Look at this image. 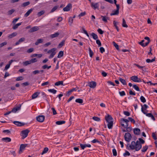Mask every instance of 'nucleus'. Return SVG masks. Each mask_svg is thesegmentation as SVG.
Returning a JSON list of instances; mask_svg holds the SVG:
<instances>
[{
    "mask_svg": "<svg viewBox=\"0 0 157 157\" xmlns=\"http://www.w3.org/2000/svg\"><path fill=\"white\" fill-rule=\"evenodd\" d=\"M129 121L126 119L122 118L120 120V123L121 126L124 129L123 130L124 132H130L132 130L130 126H128Z\"/></svg>",
    "mask_w": 157,
    "mask_h": 157,
    "instance_id": "obj_1",
    "label": "nucleus"
},
{
    "mask_svg": "<svg viewBox=\"0 0 157 157\" xmlns=\"http://www.w3.org/2000/svg\"><path fill=\"white\" fill-rule=\"evenodd\" d=\"M105 118L107 123L108 128L110 129L112 128L113 124V119L112 116L109 114H107L105 116Z\"/></svg>",
    "mask_w": 157,
    "mask_h": 157,
    "instance_id": "obj_2",
    "label": "nucleus"
},
{
    "mask_svg": "<svg viewBox=\"0 0 157 157\" xmlns=\"http://www.w3.org/2000/svg\"><path fill=\"white\" fill-rule=\"evenodd\" d=\"M56 48H54L51 49L48 51L47 53L50 55V56H49V58H51L54 57V56L56 53Z\"/></svg>",
    "mask_w": 157,
    "mask_h": 157,
    "instance_id": "obj_3",
    "label": "nucleus"
},
{
    "mask_svg": "<svg viewBox=\"0 0 157 157\" xmlns=\"http://www.w3.org/2000/svg\"><path fill=\"white\" fill-rule=\"evenodd\" d=\"M145 40H147L148 42L145 43H144L143 42L144 41V40H143L140 42L139 43V44L141 45L143 47H145L147 46L150 42V40L149 37L146 36L144 38Z\"/></svg>",
    "mask_w": 157,
    "mask_h": 157,
    "instance_id": "obj_4",
    "label": "nucleus"
},
{
    "mask_svg": "<svg viewBox=\"0 0 157 157\" xmlns=\"http://www.w3.org/2000/svg\"><path fill=\"white\" fill-rule=\"evenodd\" d=\"M29 132V131L28 129L22 131L21 132V135L22 137V138L24 139L26 138Z\"/></svg>",
    "mask_w": 157,
    "mask_h": 157,
    "instance_id": "obj_5",
    "label": "nucleus"
},
{
    "mask_svg": "<svg viewBox=\"0 0 157 157\" xmlns=\"http://www.w3.org/2000/svg\"><path fill=\"white\" fill-rule=\"evenodd\" d=\"M132 136L131 134L129 133H126L124 135L125 140L127 142H129L131 140Z\"/></svg>",
    "mask_w": 157,
    "mask_h": 157,
    "instance_id": "obj_6",
    "label": "nucleus"
},
{
    "mask_svg": "<svg viewBox=\"0 0 157 157\" xmlns=\"http://www.w3.org/2000/svg\"><path fill=\"white\" fill-rule=\"evenodd\" d=\"M142 147V145L138 141H137L136 143L135 149L136 151L139 150Z\"/></svg>",
    "mask_w": 157,
    "mask_h": 157,
    "instance_id": "obj_7",
    "label": "nucleus"
},
{
    "mask_svg": "<svg viewBox=\"0 0 157 157\" xmlns=\"http://www.w3.org/2000/svg\"><path fill=\"white\" fill-rule=\"evenodd\" d=\"M72 7V4L71 3H69L65 7L63 8V10L65 12L69 11L71 9Z\"/></svg>",
    "mask_w": 157,
    "mask_h": 157,
    "instance_id": "obj_8",
    "label": "nucleus"
},
{
    "mask_svg": "<svg viewBox=\"0 0 157 157\" xmlns=\"http://www.w3.org/2000/svg\"><path fill=\"white\" fill-rule=\"evenodd\" d=\"M131 79L134 82H141L140 79L136 76H132L131 77Z\"/></svg>",
    "mask_w": 157,
    "mask_h": 157,
    "instance_id": "obj_9",
    "label": "nucleus"
},
{
    "mask_svg": "<svg viewBox=\"0 0 157 157\" xmlns=\"http://www.w3.org/2000/svg\"><path fill=\"white\" fill-rule=\"evenodd\" d=\"M44 116L43 115H39L36 117V120L38 122H42L44 120Z\"/></svg>",
    "mask_w": 157,
    "mask_h": 157,
    "instance_id": "obj_10",
    "label": "nucleus"
},
{
    "mask_svg": "<svg viewBox=\"0 0 157 157\" xmlns=\"http://www.w3.org/2000/svg\"><path fill=\"white\" fill-rule=\"evenodd\" d=\"M27 144H23L21 145L19 153V154H21L22 153L23 151L25 149V147H27Z\"/></svg>",
    "mask_w": 157,
    "mask_h": 157,
    "instance_id": "obj_11",
    "label": "nucleus"
},
{
    "mask_svg": "<svg viewBox=\"0 0 157 157\" xmlns=\"http://www.w3.org/2000/svg\"><path fill=\"white\" fill-rule=\"evenodd\" d=\"M91 6L92 8L94 9H99V4L98 3H91Z\"/></svg>",
    "mask_w": 157,
    "mask_h": 157,
    "instance_id": "obj_12",
    "label": "nucleus"
},
{
    "mask_svg": "<svg viewBox=\"0 0 157 157\" xmlns=\"http://www.w3.org/2000/svg\"><path fill=\"white\" fill-rule=\"evenodd\" d=\"M148 107V106L146 104H144L143 105L141 106V111L144 113L146 114L147 109Z\"/></svg>",
    "mask_w": 157,
    "mask_h": 157,
    "instance_id": "obj_13",
    "label": "nucleus"
},
{
    "mask_svg": "<svg viewBox=\"0 0 157 157\" xmlns=\"http://www.w3.org/2000/svg\"><path fill=\"white\" fill-rule=\"evenodd\" d=\"M96 86V83L94 81H92L89 83V86L91 88H94Z\"/></svg>",
    "mask_w": 157,
    "mask_h": 157,
    "instance_id": "obj_14",
    "label": "nucleus"
},
{
    "mask_svg": "<svg viewBox=\"0 0 157 157\" xmlns=\"http://www.w3.org/2000/svg\"><path fill=\"white\" fill-rule=\"evenodd\" d=\"M136 145V143L135 141H132L131 144H130L129 147L130 149L133 150L135 149V147Z\"/></svg>",
    "mask_w": 157,
    "mask_h": 157,
    "instance_id": "obj_15",
    "label": "nucleus"
},
{
    "mask_svg": "<svg viewBox=\"0 0 157 157\" xmlns=\"http://www.w3.org/2000/svg\"><path fill=\"white\" fill-rule=\"evenodd\" d=\"M21 106H20L14 108L12 110V112L14 113H16L17 111L20 110L21 109Z\"/></svg>",
    "mask_w": 157,
    "mask_h": 157,
    "instance_id": "obj_16",
    "label": "nucleus"
},
{
    "mask_svg": "<svg viewBox=\"0 0 157 157\" xmlns=\"http://www.w3.org/2000/svg\"><path fill=\"white\" fill-rule=\"evenodd\" d=\"M2 141H4L5 142H9L11 141V139L9 137H6L2 138Z\"/></svg>",
    "mask_w": 157,
    "mask_h": 157,
    "instance_id": "obj_17",
    "label": "nucleus"
},
{
    "mask_svg": "<svg viewBox=\"0 0 157 157\" xmlns=\"http://www.w3.org/2000/svg\"><path fill=\"white\" fill-rule=\"evenodd\" d=\"M80 146L82 149H84L86 147H90L91 146V145L89 144H81Z\"/></svg>",
    "mask_w": 157,
    "mask_h": 157,
    "instance_id": "obj_18",
    "label": "nucleus"
},
{
    "mask_svg": "<svg viewBox=\"0 0 157 157\" xmlns=\"http://www.w3.org/2000/svg\"><path fill=\"white\" fill-rule=\"evenodd\" d=\"M40 94V92L38 91L35 93L32 96V99H34L37 98Z\"/></svg>",
    "mask_w": 157,
    "mask_h": 157,
    "instance_id": "obj_19",
    "label": "nucleus"
},
{
    "mask_svg": "<svg viewBox=\"0 0 157 157\" xmlns=\"http://www.w3.org/2000/svg\"><path fill=\"white\" fill-rule=\"evenodd\" d=\"M101 17L102 18V21L105 23L107 22L108 20H109V18L105 16H101Z\"/></svg>",
    "mask_w": 157,
    "mask_h": 157,
    "instance_id": "obj_20",
    "label": "nucleus"
},
{
    "mask_svg": "<svg viewBox=\"0 0 157 157\" xmlns=\"http://www.w3.org/2000/svg\"><path fill=\"white\" fill-rule=\"evenodd\" d=\"M39 29V28L37 26H34L31 28L30 30V32H33L38 30Z\"/></svg>",
    "mask_w": 157,
    "mask_h": 157,
    "instance_id": "obj_21",
    "label": "nucleus"
},
{
    "mask_svg": "<svg viewBox=\"0 0 157 157\" xmlns=\"http://www.w3.org/2000/svg\"><path fill=\"white\" fill-rule=\"evenodd\" d=\"M17 35V33L16 32H14L10 34H9L8 36V37L10 39L16 36Z\"/></svg>",
    "mask_w": 157,
    "mask_h": 157,
    "instance_id": "obj_22",
    "label": "nucleus"
},
{
    "mask_svg": "<svg viewBox=\"0 0 157 157\" xmlns=\"http://www.w3.org/2000/svg\"><path fill=\"white\" fill-rule=\"evenodd\" d=\"M59 33L58 32H56L53 34H52L50 36V37L51 38H53L56 37H57L59 35Z\"/></svg>",
    "mask_w": 157,
    "mask_h": 157,
    "instance_id": "obj_23",
    "label": "nucleus"
},
{
    "mask_svg": "<svg viewBox=\"0 0 157 157\" xmlns=\"http://www.w3.org/2000/svg\"><path fill=\"white\" fill-rule=\"evenodd\" d=\"M33 9H31L29 10L24 15V16L25 17H28L30 14L32 12Z\"/></svg>",
    "mask_w": 157,
    "mask_h": 157,
    "instance_id": "obj_24",
    "label": "nucleus"
},
{
    "mask_svg": "<svg viewBox=\"0 0 157 157\" xmlns=\"http://www.w3.org/2000/svg\"><path fill=\"white\" fill-rule=\"evenodd\" d=\"M119 11L118 10H116L113 11L112 13L110 14L111 16L118 15L119 13Z\"/></svg>",
    "mask_w": 157,
    "mask_h": 157,
    "instance_id": "obj_25",
    "label": "nucleus"
},
{
    "mask_svg": "<svg viewBox=\"0 0 157 157\" xmlns=\"http://www.w3.org/2000/svg\"><path fill=\"white\" fill-rule=\"evenodd\" d=\"M113 24H114V26L116 28V29L118 31H119V29L118 27V26H117V25H118L119 24V22L117 21H114L113 22Z\"/></svg>",
    "mask_w": 157,
    "mask_h": 157,
    "instance_id": "obj_26",
    "label": "nucleus"
},
{
    "mask_svg": "<svg viewBox=\"0 0 157 157\" xmlns=\"http://www.w3.org/2000/svg\"><path fill=\"white\" fill-rule=\"evenodd\" d=\"M43 41V39H39L37 40L35 43L36 45H38L39 44L42 43Z\"/></svg>",
    "mask_w": 157,
    "mask_h": 157,
    "instance_id": "obj_27",
    "label": "nucleus"
},
{
    "mask_svg": "<svg viewBox=\"0 0 157 157\" xmlns=\"http://www.w3.org/2000/svg\"><path fill=\"white\" fill-rule=\"evenodd\" d=\"M76 89L75 88H73L67 91V94L68 95H69L72 92L76 91Z\"/></svg>",
    "mask_w": 157,
    "mask_h": 157,
    "instance_id": "obj_28",
    "label": "nucleus"
},
{
    "mask_svg": "<svg viewBox=\"0 0 157 157\" xmlns=\"http://www.w3.org/2000/svg\"><path fill=\"white\" fill-rule=\"evenodd\" d=\"M140 130L138 128H135L134 130V133L136 135H139L140 133Z\"/></svg>",
    "mask_w": 157,
    "mask_h": 157,
    "instance_id": "obj_29",
    "label": "nucleus"
},
{
    "mask_svg": "<svg viewBox=\"0 0 157 157\" xmlns=\"http://www.w3.org/2000/svg\"><path fill=\"white\" fill-rule=\"evenodd\" d=\"M122 25L124 27L127 28L128 27V26L126 24V22L124 19H122Z\"/></svg>",
    "mask_w": 157,
    "mask_h": 157,
    "instance_id": "obj_30",
    "label": "nucleus"
},
{
    "mask_svg": "<svg viewBox=\"0 0 157 157\" xmlns=\"http://www.w3.org/2000/svg\"><path fill=\"white\" fill-rule=\"evenodd\" d=\"M65 122V121H57L56 122V124L57 125H61L63 124H64Z\"/></svg>",
    "mask_w": 157,
    "mask_h": 157,
    "instance_id": "obj_31",
    "label": "nucleus"
},
{
    "mask_svg": "<svg viewBox=\"0 0 157 157\" xmlns=\"http://www.w3.org/2000/svg\"><path fill=\"white\" fill-rule=\"evenodd\" d=\"M48 90L49 92L53 94H55L57 92L56 90L54 89H50Z\"/></svg>",
    "mask_w": 157,
    "mask_h": 157,
    "instance_id": "obj_32",
    "label": "nucleus"
},
{
    "mask_svg": "<svg viewBox=\"0 0 157 157\" xmlns=\"http://www.w3.org/2000/svg\"><path fill=\"white\" fill-rule=\"evenodd\" d=\"M45 12L44 10H42L37 13V15L38 17H40L43 14L45 13Z\"/></svg>",
    "mask_w": 157,
    "mask_h": 157,
    "instance_id": "obj_33",
    "label": "nucleus"
},
{
    "mask_svg": "<svg viewBox=\"0 0 157 157\" xmlns=\"http://www.w3.org/2000/svg\"><path fill=\"white\" fill-rule=\"evenodd\" d=\"M63 55V51H60L57 57L58 58H60L62 57Z\"/></svg>",
    "mask_w": 157,
    "mask_h": 157,
    "instance_id": "obj_34",
    "label": "nucleus"
},
{
    "mask_svg": "<svg viewBox=\"0 0 157 157\" xmlns=\"http://www.w3.org/2000/svg\"><path fill=\"white\" fill-rule=\"evenodd\" d=\"M92 119L96 121L99 122L101 121L100 118L97 117H93Z\"/></svg>",
    "mask_w": 157,
    "mask_h": 157,
    "instance_id": "obj_35",
    "label": "nucleus"
},
{
    "mask_svg": "<svg viewBox=\"0 0 157 157\" xmlns=\"http://www.w3.org/2000/svg\"><path fill=\"white\" fill-rule=\"evenodd\" d=\"M21 24V23H19L16 24V25H14L13 26V29H16L18 28V27Z\"/></svg>",
    "mask_w": 157,
    "mask_h": 157,
    "instance_id": "obj_36",
    "label": "nucleus"
},
{
    "mask_svg": "<svg viewBox=\"0 0 157 157\" xmlns=\"http://www.w3.org/2000/svg\"><path fill=\"white\" fill-rule=\"evenodd\" d=\"M48 150V148L47 147H45L44 148L43 151L42 152L41 154L43 155L46 153Z\"/></svg>",
    "mask_w": 157,
    "mask_h": 157,
    "instance_id": "obj_37",
    "label": "nucleus"
},
{
    "mask_svg": "<svg viewBox=\"0 0 157 157\" xmlns=\"http://www.w3.org/2000/svg\"><path fill=\"white\" fill-rule=\"evenodd\" d=\"M30 60L29 61H26L23 62V64L24 65L27 66L29 64H31Z\"/></svg>",
    "mask_w": 157,
    "mask_h": 157,
    "instance_id": "obj_38",
    "label": "nucleus"
},
{
    "mask_svg": "<svg viewBox=\"0 0 157 157\" xmlns=\"http://www.w3.org/2000/svg\"><path fill=\"white\" fill-rule=\"evenodd\" d=\"M91 36L94 40H96L98 38L97 35L94 33H92Z\"/></svg>",
    "mask_w": 157,
    "mask_h": 157,
    "instance_id": "obj_39",
    "label": "nucleus"
},
{
    "mask_svg": "<svg viewBox=\"0 0 157 157\" xmlns=\"http://www.w3.org/2000/svg\"><path fill=\"white\" fill-rule=\"evenodd\" d=\"M13 123L18 126H21L22 125V124L21 122L17 121H14Z\"/></svg>",
    "mask_w": 157,
    "mask_h": 157,
    "instance_id": "obj_40",
    "label": "nucleus"
},
{
    "mask_svg": "<svg viewBox=\"0 0 157 157\" xmlns=\"http://www.w3.org/2000/svg\"><path fill=\"white\" fill-rule=\"evenodd\" d=\"M75 102L80 104L82 103L83 102V100L81 99H77L75 100Z\"/></svg>",
    "mask_w": 157,
    "mask_h": 157,
    "instance_id": "obj_41",
    "label": "nucleus"
},
{
    "mask_svg": "<svg viewBox=\"0 0 157 157\" xmlns=\"http://www.w3.org/2000/svg\"><path fill=\"white\" fill-rule=\"evenodd\" d=\"M89 53L90 56L91 57H92L93 55V52L91 50V49L90 48H89Z\"/></svg>",
    "mask_w": 157,
    "mask_h": 157,
    "instance_id": "obj_42",
    "label": "nucleus"
},
{
    "mask_svg": "<svg viewBox=\"0 0 157 157\" xmlns=\"http://www.w3.org/2000/svg\"><path fill=\"white\" fill-rule=\"evenodd\" d=\"M55 85L56 86H58L60 85H63V82L62 81H58V82H56L55 83Z\"/></svg>",
    "mask_w": 157,
    "mask_h": 157,
    "instance_id": "obj_43",
    "label": "nucleus"
},
{
    "mask_svg": "<svg viewBox=\"0 0 157 157\" xmlns=\"http://www.w3.org/2000/svg\"><path fill=\"white\" fill-rule=\"evenodd\" d=\"M155 61V58L152 59H147L146 60V61L147 63L152 62H153L154 61Z\"/></svg>",
    "mask_w": 157,
    "mask_h": 157,
    "instance_id": "obj_44",
    "label": "nucleus"
},
{
    "mask_svg": "<svg viewBox=\"0 0 157 157\" xmlns=\"http://www.w3.org/2000/svg\"><path fill=\"white\" fill-rule=\"evenodd\" d=\"M30 3L28 1L22 4L21 5L23 7H25L28 5H29L30 4Z\"/></svg>",
    "mask_w": 157,
    "mask_h": 157,
    "instance_id": "obj_45",
    "label": "nucleus"
},
{
    "mask_svg": "<svg viewBox=\"0 0 157 157\" xmlns=\"http://www.w3.org/2000/svg\"><path fill=\"white\" fill-rule=\"evenodd\" d=\"M73 22V18L71 17H69L68 20V22L70 25H71Z\"/></svg>",
    "mask_w": 157,
    "mask_h": 157,
    "instance_id": "obj_46",
    "label": "nucleus"
},
{
    "mask_svg": "<svg viewBox=\"0 0 157 157\" xmlns=\"http://www.w3.org/2000/svg\"><path fill=\"white\" fill-rule=\"evenodd\" d=\"M119 80L123 85H125L126 84V81L124 79L121 78H119Z\"/></svg>",
    "mask_w": 157,
    "mask_h": 157,
    "instance_id": "obj_47",
    "label": "nucleus"
},
{
    "mask_svg": "<svg viewBox=\"0 0 157 157\" xmlns=\"http://www.w3.org/2000/svg\"><path fill=\"white\" fill-rule=\"evenodd\" d=\"M31 63L36 62L37 61V60L36 58H33L31 59L30 60Z\"/></svg>",
    "mask_w": 157,
    "mask_h": 157,
    "instance_id": "obj_48",
    "label": "nucleus"
},
{
    "mask_svg": "<svg viewBox=\"0 0 157 157\" xmlns=\"http://www.w3.org/2000/svg\"><path fill=\"white\" fill-rule=\"evenodd\" d=\"M140 99L141 101L143 103H144L146 101L145 98L143 96H141L140 97Z\"/></svg>",
    "mask_w": 157,
    "mask_h": 157,
    "instance_id": "obj_49",
    "label": "nucleus"
},
{
    "mask_svg": "<svg viewBox=\"0 0 157 157\" xmlns=\"http://www.w3.org/2000/svg\"><path fill=\"white\" fill-rule=\"evenodd\" d=\"M15 11V10L13 9H12L9 10L8 12V14L9 15L12 14Z\"/></svg>",
    "mask_w": 157,
    "mask_h": 157,
    "instance_id": "obj_50",
    "label": "nucleus"
},
{
    "mask_svg": "<svg viewBox=\"0 0 157 157\" xmlns=\"http://www.w3.org/2000/svg\"><path fill=\"white\" fill-rule=\"evenodd\" d=\"M58 6H55V7H54L51 10V12L52 13V12H54V11H55L57 9V8H58Z\"/></svg>",
    "mask_w": 157,
    "mask_h": 157,
    "instance_id": "obj_51",
    "label": "nucleus"
},
{
    "mask_svg": "<svg viewBox=\"0 0 157 157\" xmlns=\"http://www.w3.org/2000/svg\"><path fill=\"white\" fill-rule=\"evenodd\" d=\"M51 67V66L48 67L47 65H45L42 67V68L44 69H45L46 68H47L48 69H49Z\"/></svg>",
    "mask_w": 157,
    "mask_h": 157,
    "instance_id": "obj_52",
    "label": "nucleus"
},
{
    "mask_svg": "<svg viewBox=\"0 0 157 157\" xmlns=\"http://www.w3.org/2000/svg\"><path fill=\"white\" fill-rule=\"evenodd\" d=\"M148 148V147L147 146H146L143 147V148L142 150V151L145 152L147 151Z\"/></svg>",
    "mask_w": 157,
    "mask_h": 157,
    "instance_id": "obj_53",
    "label": "nucleus"
},
{
    "mask_svg": "<svg viewBox=\"0 0 157 157\" xmlns=\"http://www.w3.org/2000/svg\"><path fill=\"white\" fill-rule=\"evenodd\" d=\"M113 153L114 156H116L117 155V152L115 149H114L113 150Z\"/></svg>",
    "mask_w": 157,
    "mask_h": 157,
    "instance_id": "obj_54",
    "label": "nucleus"
},
{
    "mask_svg": "<svg viewBox=\"0 0 157 157\" xmlns=\"http://www.w3.org/2000/svg\"><path fill=\"white\" fill-rule=\"evenodd\" d=\"M113 44L114 47L116 48L117 49H119V46L115 42H113Z\"/></svg>",
    "mask_w": 157,
    "mask_h": 157,
    "instance_id": "obj_55",
    "label": "nucleus"
},
{
    "mask_svg": "<svg viewBox=\"0 0 157 157\" xmlns=\"http://www.w3.org/2000/svg\"><path fill=\"white\" fill-rule=\"evenodd\" d=\"M133 87L137 91H139V87L136 85H134L133 86Z\"/></svg>",
    "mask_w": 157,
    "mask_h": 157,
    "instance_id": "obj_56",
    "label": "nucleus"
},
{
    "mask_svg": "<svg viewBox=\"0 0 157 157\" xmlns=\"http://www.w3.org/2000/svg\"><path fill=\"white\" fill-rule=\"evenodd\" d=\"M130 155V153L127 151H125V152L123 154V155L124 156H129Z\"/></svg>",
    "mask_w": 157,
    "mask_h": 157,
    "instance_id": "obj_57",
    "label": "nucleus"
},
{
    "mask_svg": "<svg viewBox=\"0 0 157 157\" xmlns=\"http://www.w3.org/2000/svg\"><path fill=\"white\" fill-rule=\"evenodd\" d=\"M7 44V43L6 42H3L0 44V48H2L4 45H6Z\"/></svg>",
    "mask_w": 157,
    "mask_h": 157,
    "instance_id": "obj_58",
    "label": "nucleus"
},
{
    "mask_svg": "<svg viewBox=\"0 0 157 157\" xmlns=\"http://www.w3.org/2000/svg\"><path fill=\"white\" fill-rule=\"evenodd\" d=\"M34 51V49L33 48H30L29 49H28L27 51V52L28 53H29L33 52Z\"/></svg>",
    "mask_w": 157,
    "mask_h": 157,
    "instance_id": "obj_59",
    "label": "nucleus"
},
{
    "mask_svg": "<svg viewBox=\"0 0 157 157\" xmlns=\"http://www.w3.org/2000/svg\"><path fill=\"white\" fill-rule=\"evenodd\" d=\"M23 77L22 76H20L17 77L16 79V80L17 81H19L22 80L23 79Z\"/></svg>",
    "mask_w": 157,
    "mask_h": 157,
    "instance_id": "obj_60",
    "label": "nucleus"
},
{
    "mask_svg": "<svg viewBox=\"0 0 157 157\" xmlns=\"http://www.w3.org/2000/svg\"><path fill=\"white\" fill-rule=\"evenodd\" d=\"M152 136L154 140H155L157 139V135L155 133H152Z\"/></svg>",
    "mask_w": 157,
    "mask_h": 157,
    "instance_id": "obj_61",
    "label": "nucleus"
},
{
    "mask_svg": "<svg viewBox=\"0 0 157 157\" xmlns=\"http://www.w3.org/2000/svg\"><path fill=\"white\" fill-rule=\"evenodd\" d=\"M119 94L121 96H123L125 94V92L124 91H120L119 92Z\"/></svg>",
    "mask_w": 157,
    "mask_h": 157,
    "instance_id": "obj_62",
    "label": "nucleus"
},
{
    "mask_svg": "<svg viewBox=\"0 0 157 157\" xmlns=\"http://www.w3.org/2000/svg\"><path fill=\"white\" fill-rule=\"evenodd\" d=\"M40 71L39 70H35L32 72L33 74V75H36V74H39L40 73Z\"/></svg>",
    "mask_w": 157,
    "mask_h": 157,
    "instance_id": "obj_63",
    "label": "nucleus"
},
{
    "mask_svg": "<svg viewBox=\"0 0 157 157\" xmlns=\"http://www.w3.org/2000/svg\"><path fill=\"white\" fill-rule=\"evenodd\" d=\"M128 119L131 122H132L134 124L135 123V121L132 118L129 117L128 118Z\"/></svg>",
    "mask_w": 157,
    "mask_h": 157,
    "instance_id": "obj_64",
    "label": "nucleus"
}]
</instances>
